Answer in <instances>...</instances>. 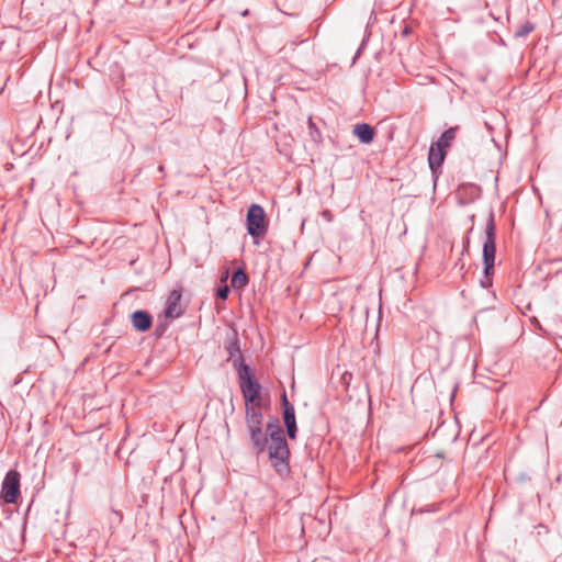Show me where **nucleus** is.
<instances>
[{"instance_id":"f257e3e1","label":"nucleus","mask_w":562,"mask_h":562,"mask_svg":"<svg viewBox=\"0 0 562 562\" xmlns=\"http://www.w3.org/2000/svg\"><path fill=\"white\" fill-rule=\"evenodd\" d=\"M265 434H267L269 443L268 457L273 469L282 477L289 475L291 471L289 464L290 449L278 417L269 418Z\"/></svg>"},{"instance_id":"f03ea898","label":"nucleus","mask_w":562,"mask_h":562,"mask_svg":"<svg viewBox=\"0 0 562 562\" xmlns=\"http://www.w3.org/2000/svg\"><path fill=\"white\" fill-rule=\"evenodd\" d=\"M495 252L496 226L494 221V213L493 211H491L486 221L485 241L483 244L484 278L480 281L482 288H490L492 285V273L495 265Z\"/></svg>"},{"instance_id":"7ed1b4c3","label":"nucleus","mask_w":562,"mask_h":562,"mask_svg":"<svg viewBox=\"0 0 562 562\" xmlns=\"http://www.w3.org/2000/svg\"><path fill=\"white\" fill-rule=\"evenodd\" d=\"M246 227L251 237H263L268 231L265 210L259 204H251L246 214Z\"/></svg>"},{"instance_id":"20e7f679","label":"nucleus","mask_w":562,"mask_h":562,"mask_svg":"<svg viewBox=\"0 0 562 562\" xmlns=\"http://www.w3.org/2000/svg\"><path fill=\"white\" fill-rule=\"evenodd\" d=\"M20 473L15 470L7 472L1 486L0 498L7 504L16 503L20 496Z\"/></svg>"},{"instance_id":"39448f33","label":"nucleus","mask_w":562,"mask_h":562,"mask_svg":"<svg viewBox=\"0 0 562 562\" xmlns=\"http://www.w3.org/2000/svg\"><path fill=\"white\" fill-rule=\"evenodd\" d=\"M281 404L283 409V423L286 428V434L290 439L294 440L297 432L295 409L294 406L289 402L285 392H283L281 395Z\"/></svg>"},{"instance_id":"423d86ee","label":"nucleus","mask_w":562,"mask_h":562,"mask_svg":"<svg viewBox=\"0 0 562 562\" xmlns=\"http://www.w3.org/2000/svg\"><path fill=\"white\" fill-rule=\"evenodd\" d=\"M249 434L250 447L257 457L268 451V438L263 431V426L247 429Z\"/></svg>"},{"instance_id":"0eeeda50","label":"nucleus","mask_w":562,"mask_h":562,"mask_svg":"<svg viewBox=\"0 0 562 562\" xmlns=\"http://www.w3.org/2000/svg\"><path fill=\"white\" fill-rule=\"evenodd\" d=\"M181 291L173 289L166 301L165 307V316L168 319H175L180 317L183 314L182 308L180 307L181 300Z\"/></svg>"},{"instance_id":"6e6552de","label":"nucleus","mask_w":562,"mask_h":562,"mask_svg":"<svg viewBox=\"0 0 562 562\" xmlns=\"http://www.w3.org/2000/svg\"><path fill=\"white\" fill-rule=\"evenodd\" d=\"M239 386L243 393L245 404H255L256 402H261V385L257 380L246 381L244 383H240Z\"/></svg>"},{"instance_id":"1a4fd4ad","label":"nucleus","mask_w":562,"mask_h":562,"mask_svg":"<svg viewBox=\"0 0 562 562\" xmlns=\"http://www.w3.org/2000/svg\"><path fill=\"white\" fill-rule=\"evenodd\" d=\"M131 323L137 331L145 333L153 325V316L147 311L137 310L132 313Z\"/></svg>"},{"instance_id":"9d476101","label":"nucleus","mask_w":562,"mask_h":562,"mask_svg":"<svg viewBox=\"0 0 562 562\" xmlns=\"http://www.w3.org/2000/svg\"><path fill=\"white\" fill-rule=\"evenodd\" d=\"M446 155V149L436 146L434 143L430 145L428 153V164L432 172H436L437 169H439L442 166Z\"/></svg>"},{"instance_id":"9b49d317","label":"nucleus","mask_w":562,"mask_h":562,"mask_svg":"<svg viewBox=\"0 0 562 562\" xmlns=\"http://www.w3.org/2000/svg\"><path fill=\"white\" fill-rule=\"evenodd\" d=\"M353 135L358 137V139L362 144H370L374 139L375 131L374 128L367 123H358L353 126L352 131Z\"/></svg>"},{"instance_id":"f8f14e48","label":"nucleus","mask_w":562,"mask_h":562,"mask_svg":"<svg viewBox=\"0 0 562 562\" xmlns=\"http://www.w3.org/2000/svg\"><path fill=\"white\" fill-rule=\"evenodd\" d=\"M226 350H227V352L229 355V358L233 359L234 367L237 366V362L244 360L241 351H240V346H239V340H238V337H237V333L235 330L233 331L232 338H229V340H228V342L226 345Z\"/></svg>"},{"instance_id":"ddd939ff","label":"nucleus","mask_w":562,"mask_h":562,"mask_svg":"<svg viewBox=\"0 0 562 562\" xmlns=\"http://www.w3.org/2000/svg\"><path fill=\"white\" fill-rule=\"evenodd\" d=\"M459 130V126H452L448 130H446L439 139L435 142L434 144L438 147H441L447 150L448 147H450L451 143L456 138L457 132Z\"/></svg>"},{"instance_id":"4468645a","label":"nucleus","mask_w":562,"mask_h":562,"mask_svg":"<svg viewBox=\"0 0 562 562\" xmlns=\"http://www.w3.org/2000/svg\"><path fill=\"white\" fill-rule=\"evenodd\" d=\"M248 282L249 278L241 268H238L233 272L231 284L234 289H243Z\"/></svg>"},{"instance_id":"2eb2a0df","label":"nucleus","mask_w":562,"mask_h":562,"mask_svg":"<svg viewBox=\"0 0 562 562\" xmlns=\"http://www.w3.org/2000/svg\"><path fill=\"white\" fill-rule=\"evenodd\" d=\"M235 368L237 369L239 384L244 383L246 381L256 380L250 367L248 364L244 363V360L237 362V366Z\"/></svg>"},{"instance_id":"dca6fc26","label":"nucleus","mask_w":562,"mask_h":562,"mask_svg":"<svg viewBox=\"0 0 562 562\" xmlns=\"http://www.w3.org/2000/svg\"><path fill=\"white\" fill-rule=\"evenodd\" d=\"M261 402L255 404H245V418H263L261 413Z\"/></svg>"},{"instance_id":"f3484780","label":"nucleus","mask_w":562,"mask_h":562,"mask_svg":"<svg viewBox=\"0 0 562 562\" xmlns=\"http://www.w3.org/2000/svg\"><path fill=\"white\" fill-rule=\"evenodd\" d=\"M307 125H308V131H310L308 134H310L311 140L314 142L315 144L321 143L322 142L321 131L318 130L316 124L313 122L312 117H308Z\"/></svg>"},{"instance_id":"a211bd4d","label":"nucleus","mask_w":562,"mask_h":562,"mask_svg":"<svg viewBox=\"0 0 562 562\" xmlns=\"http://www.w3.org/2000/svg\"><path fill=\"white\" fill-rule=\"evenodd\" d=\"M535 30V25L527 21L521 24L515 32L516 37H525Z\"/></svg>"},{"instance_id":"6ab92c4d","label":"nucleus","mask_w":562,"mask_h":562,"mask_svg":"<svg viewBox=\"0 0 562 562\" xmlns=\"http://www.w3.org/2000/svg\"><path fill=\"white\" fill-rule=\"evenodd\" d=\"M246 427L257 428L263 426V418H245Z\"/></svg>"},{"instance_id":"aec40b11","label":"nucleus","mask_w":562,"mask_h":562,"mask_svg":"<svg viewBox=\"0 0 562 562\" xmlns=\"http://www.w3.org/2000/svg\"><path fill=\"white\" fill-rule=\"evenodd\" d=\"M167 328H168V323H166V322L158 323L155 327V331H154L155 336L158 338L161 337L166 333Z\"/></svg>"},{"instance_id":"412c9836","label":"nucleus","mask_w":562,"mask_h":562,"mask_svg":"<svg viewBox=\"0 0 562 562\" xmlns=\"http://www.w3.org/2000/svg\"><path fill=\"white\" fill-rule=\"evenodd\" d=\"M231 290L228 285H223L217 289L216 296L221 300H226L228 297Z\"/></svg>"},{"instance_id":"4be33fe9","label":"nucleus","mask_w":562,"mask_h":562,"mask_svg":"<svg viewBox=\"0 0 562 562\" xmlns=\"http://www.w3.org/2000/svg\"><path fill=\"white\" fill-rule=\"evenodd\" d=\"M321 216L327 223H330L333 221V218H334V215H333V213L329 210H323L321 212Z\"/></svg>"},{"instance_id":"5701e85b","label":"nucleus","mask_w":562,"mask_h":562,"mask_svg":"<svg viewBox=\"0 0 562 562\" xmlns=\"http://www.w3.org/2000/svg\"><path fill=\"white\" fill-rule=\"evenodd\" d=\"M469 189L474 193L476 196L479 195V188L476 186H469Z\"/></svg>"},{"instance_id":"b1692460","label":"nucleus","mask_w":562,"mask_h":562,"mask_svg":"<svg viewBox=\"0 0 562 562\" xmlns=\"http://www.w3.org/2000/svg\"><path fill=\"white\" fill-rule=\"evenodd\" d=\"M425 512H429V509H425V508H418V509L413 508V509H412V514H413V515H414V514H417V513L422 514V513H425Z\"/></svg>"},{"instance_id":"393cba45","label":"nucleus","mask_w":562,"mask_h":562,"mask_svg":"<svg viewBox=\"0 0 562 562\" xmlns=\"http://www.w3.org/2000/svg\"><path fill=\"white\" fill-rule=\"evenodd\" d=\"M244 16L248 14V10L243 11L241 13Z\"/></svg>"}]
</instances>
